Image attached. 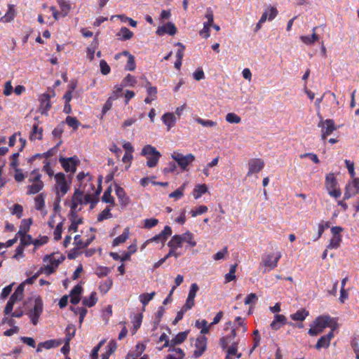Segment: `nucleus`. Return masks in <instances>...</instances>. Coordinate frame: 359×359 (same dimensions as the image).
I'll return each instance as SVG.
<instances>
[{
  "mask_svg": "<svg viewBox=\"0 0 359 359\" xmlns=\"http://www.w3.org/2000/svg\"><path fill=\"white\" fill-rule=\"evenodd\" d=\"M32 224L31 219H24L21 222L20 228L18 233H26L29 230L30 225Z\"/></svg>",
  "mask_w": 359,
  "mask_h": 359,
  "instance_id": "nucleus-52",
  "label": "nucleus"
},
{
  "mask_svg": "<svg viewBox=\"0 0 359 359\" xmlns=\"http://www.w3.org/2000/svg\"><path fill=\"white\" fill-rule=\"evenodd\" d=\"M208 187L205 184H199L195 186L193 190V196L195 199H198L202 196L203 194L208 192Z\"/></svg>",
  "mask_w": 359,
  "mask_h": 359,
  "instance_id": "nucleus-23",
  "label": "nucleus"
},
{
  "mask_svg": "<svg viewBox=\"0 0 359 359\" xmlns=\"http://www.w3.org/2000/svg\"><path fill=\"white\" fill-rule=\"evenodd\" d=\"M66 123L69 126L72 127L74 130H77L80 124L79 121L76 117H72L69 116H68L66 118Z\"/></svg>",
  "mask_w": 359,
  "mask_h": 359,
  "instance_id": "nucleus-55",
  "label": "nucleus"
},
{
  "mask_svg": "<svg viewBox=\"0 0 359 359\" xmlns=\"http://www.w3.org/2000/svg\"><path fill=\"white\" fill-rule=\"evenodd\" d=\"M321 128V138L325 140L327 137L337 129L334 121L332 119L320 120L318 124Z\"/></svg>",
  "mask_w": 359,
  "mask_h": 359,
  "instance_id": "nucleus-5",
  "label": "nucleus"
},
{
  "mask_svg": "<svg viewBox=\"0 0 359 359\" xmlns=\"http://www.w3.org/2000/svg\"><path fill=\"white\" fill-rule=\"evenodd\" d=\"M177 32V28L174 23L167 22L162 27H159L156 31L158 35L161 36L164 34H168L170 36H173Z\"/></svg>",
  "mask_w": 359,
  "mask_h": 359,
  "instance_id": "nucleus-15",
  "label": "nucleus"
},
{
  "mask_svg": "<svg viewBox=\"0 0 359 359\" xmlns=\"http://www.w3.org/2000/svg\"><path fill=\"white\" fill-rule=\"evenodd\" d=\"M309 311L306 309L298 310L294 313L290 315L292 320L294 321H303L308 316Z\"/></svg>",
  "mask_w": 359,
  "mask_h": 359,
  "instance_id": "nucleus-31",
  "label": "nucleus"
},
{
  "mask_svg": "<svg viewBox=\"0 0 359 359\" xmlns=\"http://www.w3.org/2000/svg\"><path fill=\"white\" fill-rule=\"evenodd\" d=\"M72 219H71L72 220V222H71V224L70 226H69V231H77L78 230V225L80 224H82L83 222V219L81 218H79V219H76V217H77L76 215V212H74L73 213H72Z\"/></svg>",
  "mask_w": 359,
  "mask_h": 359,
  "instance_id": "nucleus-36",
  "label": "nucleus"
},
{
  "mask_svg": "<svg viewBox=\"0 0 359 359\" xmlns=\"http://www.w3.org/2000/svg\"><path fill=\"white\" fill-rule=\"evenodd\" d=\"M41 178V175L39 172L38 170L35 169L31 172L30 177L29 178V182L31 183L42 182Z\"/></svg>",
  "mask_w": 359,
  "mask_h": 359,
  "instance_id": "nucleus-57",
  "label": "nucleus"
},
{
  "mask_svg": "<svg viewBox=\"0 0 359 359\" xmlns=\"http://www.w3.org/2000/svg\"><path fill=\"white\" fill-rule=\"evenodd\" d=\"M226 121L230 123H239L241 121V118L236 114L231 112L226 115Z\"/></svg>",
  "mask_w": 359,
  "mask_h": 359,
  "instance_id": "nucleus-54",
  "label": "nucleus"
},
{
  "mask_svg": "<svg viewBox=\"0 0 359 359\" xmlns=\"http://www.w3.org/2000/svg\"><path fill=\"white\" fill-rule=\"evenodd\" d=\"M147 91L149 95L152 96V100H155L156 98L157 94V88L155 86H151V83L149 81H147Z\"/></svg>",
  "mask_w": 359,
  "mask_h": 359,
  "instance_id": "nucleus-60",
  "label": "nucleus"
},
{
  "mask_svg": "<svg viewBox=\"0 0 359 359\" xmlns=\"http://www.w3.org/2000/svg\"><path fill=\"white\" fill-rule=\"evenodd\" d=\"M287 318L284 315L276 314L274 319L270 324V327L273 330H279L282 326L287 324Z\"/></svg>",
  "mask_w": 359,
  "mask_h": 359,
  "instance_id": "nucleus-17",
  "label": "nucleus"
},
{
  "mask_svg": "<svg viewBox=\"0 0 359 359\" xmlns=\"http://www.w3.org/2000/svg\"><path fill=\"white\" fill-rule=\"evenodd\" d=\"M208 208L206 205H202L196 207L195 209L190 211V214L192 217H196L198 215H203L208 211Z\"/></svg>",
  "mask_w": 359,
  "mask_h": 359,
  "instance_id": "nucleus-50",
  "label": "nucleus"
},
{
  "mask_svg": "<svg viewBox=\"0 0 359 359\" xmlns=\"http://www.w3.org/2000/svg\"><path fill=\"white\" fill-rule=\"evenodd\" d=\"M60 345V342L57 340H55V339L47 340L44 342H41V343L39 344L37 351H40V350H41L40 348L41 347L45 348L46 349H50L51 348L57 347Z\"/></svg>",
  "mask_w": 359,
  "mask_h": 359,
  "instance_id": "nucleus-30",
  "label": "nucleus"
},
{
  "mask_svg": "<svg viewBox=\"0 0 359 359\" xmlns=\"http://www.w3.org/2000/svg\"><path fill=\"white\" fill-rule=\"evenodd\" d=\"M116 99H117V96L116 95H111L107 99V100L106 101V102L103 105V107H102V116L106 114V113L111 109L112 105H113V102L114 100H116Z\"/></svg>",
  "mask_w": 359,
  "mask_h": 359,
  "instance_id": "nucleus-43",
  "label": "nucleus"
},
{
  "mask_svg": "<svg viewBox=\"0 0 359 359\" xmlns=\"http://www.w3.org/2000/svg\"><path fill=\"white\" fill-rule=\"evenodd\" d=\"M44 184L43 182H32V184L27 187V194L32 195L38 194L43 189Z\"/></svg>",
  "mask_w": 359,
  "mask_h": 359,
  "instance_id": "nucleus-22",
  "label": "nucleus"
},
{
  "mask_svg": "<svg viewBox=\"0 0 359 359\" xmlns=\"http://www.w3.org/2000/svg\"><path fill=\"white\" fill-rule=\"evenodd\" d=\"M144 227L145 229H151L158 224V220L156 218H149L144 219Z\"/></svg>",
  "mask_w": 359,
  "mask_h": 359,
  "instance_id": "nucleus-62",
  "label": "nucleus"
},
{
  "mask_svg": "<svg viewBox=\"0 0 359 359\" xmlns=\"http://www.w3.org/2000/svg\"><path fill=\"white\" fill-rule=\"evenodd\" d=\"M334 337L333 330H332L328 334L326 335L320 337V338L318 340L316 344L315 345V348L316 349H320L322 348H328L331 340Z\"/></svg>",
  "mask_w": 359,
  "mask_h": 359,
  "instance_id": "nucleus-14",
  "label": "nucleus"
},
{
  "mask_svg": "<svg viewBox=\"0 0 359 359\" xmlns=\"http://www.w3.org/2000/svg\"><path fill=\"white\" fill-rule=\"evenodd\" d=\"M112 286V280L108 278L107 280L102 282L99 286V290L101 293L106 294Z\"/></svg>",
  "mask_w": 359,
  "mask_h": 359,
  "instance_id": "nucleus-47",
  "label": "nucleus"
},
{
  "mask_svg": "<svg viewBox=\"0 0 359 359\" xmlns=\"http://www.w3.org/2000/svg\"><path fill=\"white\" fill-rule=\"evenodd\" d=\"M65 338L64 341L70 342L76 334V327L73 324H69L65 329Z\"/></svg>",
  "mask_w": 359,
  "mask_h": 359,
  "instance_id": "nucleus-35",
  "label": "nucleus"
},
{
  "mask_svg": "<svg viewBox=\"0 0 359 359\" xmlns=\"http://www.w3.org/2000/svg\"><path fill=\"white\" fill-rule=\"evenodd\" d=\"M195 121L205 128H213L217 126V123L216 121L209 119H203L198 116L195 118Z\"/></svg>",
  "mask_w": 359,
  "mask_h": 359,
  "instance_id": "nucleus-38",
  "label": "nucleus"
},
{
  "mask_svg": "<svg viewBox=\"0 0 359 359\" xmlns=\"http://www.w3.org/2000/svg\"><path fill=\"white\" fill-rule=\"evenodd\" d=\"M43 136V129L42 128H39L38 124H34L32 127V130L30 133L29 139L32 141L36 140H41Z\"/></svg>",
  "mask_w": 359,
  "mask_h": 359,
  "instance_id": "nucleus-25",
  "label": "nucleus"
},
{
  "mask_svg": "<svg viewBox=\"0 0 359 359\" xmlns=\"http://www.w3.org/2000/svg\"><path fill=\"white\" fill-rule=\"evenodd\" d=\"M356 194H359V178L354 177L352 183L346 187L344 200H348Z\"/></svg>",
  "mask_w": 359,
  "mask_h": 359,
  "instance_id": "nucleus-9",
  "label": "nucleus"
},
{
  "mask_svg": "<svg viewBox=\"0 0 359 359\" xmlns=\"http://www.w3.org/2000/svg\"><path fill=\"white\" fill-rule=\"evenodd\" d=\"M98 202V199L96 197L90 194H86L83 196V204L86 205L90 203V208L93 209L95 205Z\"/></svg>",
  "mask_w": 359,
  "mask_h": 359,
  "instance_id": "nucleus-49",
  "label": "nucleus"
},
{
  "mask_svg": "<svg viewBox=\"0 0 359 359\" xmlns=\"http://www.w3.org/2000/svg\"><path fill=\"white\" fill-rule=\"evenodd\" d=\"M156 293L155 292H152L151 293H144L140 295V301L142 304L144 306L147 305L149 302L154 298Z\"/></svg>",
  "mask_w": 359,
  "mask_h": 359,
  "instance_id": "nucleus-46",
  "label": "nucleus"
},
{
  "mask_svg": "<svg viewBox=\"0 0 359 359\" xmlns=\"http://www.w3.org/2000/svg\"><path fill=\"white\" fill-rule=\"evenodd\" d=\"M187 335H188V332H187V331L181 332L180 333H178L174 337L175 343H177L178 344L183 343L186 340Z\"/></svg>",
  "mask_w": 359,
  "mask_h": 359,
  "instance_id": "nucleus-63",
  "label": "nucleus"
},
{
  "mask_svg": "<svg viewBox=\"0 0 359 359\" xmlns=\"http://www.w3.org/2000/svg\"><path fill=\"white\" fill-rule=\"evenodd\" d=\"M141 155L147 157V165L149 168L156 167L161 156V153L150 144H147L142 148Z\"/></svg>",
  "mask_w": 359,
  "mask_h": 359,
  "instance_id": "nucleus-1",
  "label": "nucleus"
},
{
  "mask_svg": "<svg viewBox=\"0 0 359 359\" xmlns=\"http://www.w3.org/2000/svg\"><path fill=\"white\" fill-rule=\"evenodd\" d=\"M43 312V302L41 298L38 297L34 301V306L28 313L29 316H40Z\"/></svg>",
  "mask_w": 359,
  "mask_h": 359,
  "instance_id": "nucleus-20",
  "label": "nucleus"
},
{
  "mask_svg": "<svg viewBox=\"0 0 359 359\" xmlns=\"http://www.w3.org/2000/svg\"><path fill=\"white\" fill-rule=\"evenodd\" d=\"M99 45L98 39L95 38L90 45L87 48V57L90 61L93 60L94 55Z\"/></svg>",
  "mask_w": 359,
  "mask_h": 359,
  "instance_id": "nucleus-29",
  "label": "nucleus"
},
{
  "mask_svg": "<svg viewBox=\"0 0 359 359\" xmlns=\"http://www.w3.org/2000/svg\"><path fill=\"white\" fill-rule=\"evenodd\" d=\"M208 339L205 336L198 337L195 343L196 350L194 351V356L196 358L201 357L207 348Z\"/></svg>",
  "mask_w": 359,
  "mask_h": 359,
  "instance_id": "nucleus-10",
  "label": "nucleus"
},
{
  "mask_svg": "<svg viewBox=\"0 0 359 359\" xmlns=\"http://www.w3.org/2000/svg\"><path fill=\"white\" fill-rule=\"evenodd\" d=\"M330 223L329 222H325L320 223L318 224V236L314 239V241H316L318 238H320L321 237V236L323 235V232L325 231V230L328 229L330 227Z\"/></svg>",
  "mask_w": 359,
  "mask_h": 359,
  "instance_id": "nucleus-56",
  "label": "nucleus"
},
{
  "mask_svg": "<svg viewBox=\"0 0 359 359\" xmlns=\"http://www.w3.org/2000/svg\"><path fill=\"white\" fill-rule=\"evenodd\" d=\"M111 271L110 269L107 266H100L96 269V275L100 277H104Z\"/></svg>",
  "mask_w": 359,
  "mask_h": 359,
  "instance_id": "nucleus-61",
  "label": "nucleus"
},
{
  "mask_svg": "<svg viewBox=\"0 0 359 359\" xmlns=\"http://www.w3.org/2000/svg\"><path fill=\"white\" fill-rule=\"evenodd\" d=\"M236 336V328H232L230 332L226 335L220 338L219 339V345L222 349H226L229 346V344H232V342L234 341V339Z\"/></svg>",
  "mask_w": 359,
  "mask_h": 359,
  "instance_id": "nucleus-13",
  "label": "nucleus"
},
{
  "mask_svg": "<svg viewBox=\"0 0 359 359\" xmlns=\"http://www.w3.org/2000/svg\"><path fill=\"white\" fill-rule=\"evenodd\" d=\"M56 198L58 203L69 189V184L66 180L65 175L63 172H58L55 175Z\"/></svg>",
  "mask_w": 359,
  "mask_h": 359,
  "instance_id": "nucleus-3",
  "label": "nucleus"
},
{
  "mask_svg": "<svg viewBox=\"0 0 359 359\" xmlns=\"http://www.w3.org/2000/svg\"><path fill=\"white\" fill-rule=\"evenodd\" d=\"M111 188L109 187V188L107 189L104 191V192L102 196V201L104 203H109L112 206H114L115 205L114 198L111 196Z\"/></svg>",
  "mask_w": 359,
  "mask_h": 359,
  "instance_id": "nucleus-41",
  "label": "nucleus"
},
{
  "mask_svg": "<svg viewBox=\"0 0 359 359\" xmlns=\"http://www.w3.org/2000/svg\"><path fill=\"white\" fill-rule=\"evenodd\" d=\"M181 236L183 242L187 243L191 247H195L196 245V242L194 240V234L190 231H188Z\"/></svg>",
  "mask_w": 359,
  "mask_h": 359,
  "instance_id": "nucleus-42",
  "label": "nucleus"
},
{
  "mask_svg": "<svg viewBox=\"0 0 359 359\" xmlns=\"http://www.w3.org/2000/svg\"><path fill=\"white\" fill-rule=\"evenodd\" d=\"M129 233H130L129 228L127 227V228L124 229L123 233L120 236H117L116 238H115L114 239L113 246H117L121 243H125L129 237Z\"/></svg>",
  "mask_w": 359,
  "mask_h": 359,
  "instance_id": "nucleus-27",
  "label": "nucleus"
},
{
  "mask_svg": "<svg viewBox=\"0 0 359 359\" xmlns=\"http://www.w3.org/2000/svg\"><path fill=\"white\" fill-rule=\"evenodd\" d=\"M57 4L61 9L62 17L67 15L71 10V5L68 0H57Z\"/></svg>",
  "mask_w": 359,
  "mask_h": 359,
  "instance_id": "nucleus-33",
  "label": "nucleus"
},
{
  "mask_svg": "<svg viewBox=\"0 0 359 359\" xmlns=\"http://www.w3.org/2000/svg\"><path fill=\"white\" fill-rule=\"evenodd\" d=\"M60 163L61 165L64 168L66 172H70L72 173H74L76 170V165L79 162L77 157H69V158H60Z\"/></svg>",
  "mask_w": 359,
  "mask_h": 359,
  "instance_id": "nucleus-7",
  "label": "nucleus"
},
{
  "mask_svg": "<svg viewBox=\"0 0 359 359\" xmlns=\"http://www.w3.org/2000/svg\"><path fill=\"white\" fill-rule=\"evenodd\" d=\"M17 235L20 236V244L22 246L25 247L30 244L34 245V240H33L32 237L30 235L26 234V233H17Z\"/></svg>",
  "mask_w": 359,
  "mask_h": 359,
  "instance_id": "nucleus-44",
  "label": "nucleus"
},
{
  "mask_svg": "<svg viewBox=\"0 0 359 359\" xmlns=\"http://www.w3.org/2000/svg\"><path fill=\"white\" fill-rule=\"evenodd\" d=\"M24 285L20 284L15 289V292L11 294L10 299L14 300L15 302L20 301L23 297Z\"/></svg>",
  "mask_w": 359,
  "mask_h": 359,
  "instance_id": "nucleus-37",
  "label": "nucleus"
},
{
  "mask_svg": "<svg viewBox=\"0 0 359 359\" xmlns=\"http://www.w3.org/2000/svg\"><path fill=\"white\" fill-rule=\"evenodd\" d=\"M237 265L233 264L230 267L229 272L225 275V282L229 283L233 280L236 279V270Z\"/></svg>",
  "mask_w": 359,
  "mask_h": 359,
  "instance_id": "nucleus-53",
  "label": "nucleus"
},
{
  "mask_svg": "<svg viewBox=\"0 0 359 359\" xmlns=\"http://www.w3.org/2000/svg\"><path fill=\"white\" fill-rule=\"evenodd\" d=\"M35 208L38 210H41L45 206L44 196L41 194L34 198Z\"/></svg>",
  "mask_w": 359,
  "mask_h": 359,
  "instance_id": "nucleus-51",
  "label": "nucleus"
},
{
  "mask_svg": "<svg viewBox=\"0 0 359 359\" xmlns=\"http://www.w3.org/2000/svg\"><path fill=\"white\" fill-rule=\"evenodd\" d=\"M100 72L103 75H107L110 73L111 68L104 60L100 62Z\"/></svg>",
  "mask_w": 359,
  "mask_h": 359,
  "instance_id": "nucleus-58",
  "label": "nucleus"
},
{
  "mask_svg": "<svg viewBox=\"0 0 359 359\" xmlns=\"http://www.w3.org/2000/svg\"><path fill=\"white\" fill-rule=\"evenodd\" d=\"M172 158L177 163V165L183 170H187L188 166L195 161V156L192 154L183 155L178 152L172 154Z\"/></svg>",
  "mask_w": 359,
  "mask_h": 359,
  "instance_id": "nucleus-4",
  "label": "nucleus"
},
{
  "mask_svg": "<svg viewBox=\"0 0 359 359\" xmlns=\"http://www.w3.org/2000/svg\"><path fill=\"white\" fill-rule=\"evenodd\" d=\"M40 105L39 111L42 114H46L47 111L51 108L50 96L49 94L43 93L39 98Z\"/></svg>",
  "mask_w": 359,
  "mask_h": 359,
  "instance_id": "nucleus-12",
  "label": "nucleus"
},
{
  "mask_svg": "<svg viewBox=\"0 0 359 359\" xmlns=\"http://www.w3.org/2000/svg\"><path fill=\"white\" fill-rule=\"evenodd\" d=\"M186 183H184L178 189L169 194V198H175L176 200L181 198L184 196L186 188Z\"/></svg>",
  "mask_w": 359,
  "mask_h": 359,
  "instance_id": "nucleus-40",
  "label": "nucleus"
},
{
  "mask_svg": "<svg viewBox=\"0 0 359 359\" xmlns=\"http://www.w3.org/2000/svg\"><path fill=\"white\" fill-rule=\"evenodd\" d=\"M96 295L97 294L95 292H91L88 297L83 298L82 304L88 307L93 306L97 302V298Z\"/></svg>",
  "mask_w": 359,
  "mask_h": 359,
  "instance_id": "nucleus-34",
  "label": "nucleus"
},
{
  "mask_svg": "<svg viewBox=\"0 0 359 359\" xmlns=\"http://www.w3.org/2000/svg\"><path fill=\"white\" fill-rule=\"evenodd\" d=\"M280 257L281 253L280 252L276 253V255L269 254L266 255L262 259V262L266 267L264 273L269 272V271L275 269L277 266Z\"/></svg>",
  "mask_w": 359,
  "mask_h": 359,
  "instance_id": "nucleus-6",
  "label": "nucleus"
},
{
  "mask_svg": "<svg viewBox=\"0 0 359 359\" xmlns=\"http://www.w3.org/2000/svg\"><path fill=\"white\" fill-rule=\"evenodd\" d=\"M325 187L327 190L337 187V182L333 173H329L326 175Z\"/></svg>",
  "mask_w": 359,
  "mask_h": 359,
  "instance_id": "nucleus-32",
  "label": "nucleus"
},
{
  "mask_svg": "<svg viewBox=\"0 0 359 359\" xmlns=\"http://www.w3.org/2000/svg\"><path fill=\"white\" fill-rule=\"evenodd\" d=\"M121 55H125L128 57V61L125 66V70H135L136 67L135 57L133 55H131L128 51L124 50L121 53L116 54L114 58L116 60H118Z\"/></svg>",
  "mask_w": 359,
  "mask_h": 359,
  "instance_id": "nucleus-11",
  "label": "nucleus"
},
{
  "mask_svg": "<svg viewBox=\"0 0 359 359\" xmlns=\"http://www.w3.org/2000/svg\"><path fill=\"white\" fill-rule=\"evenodd\" d=\"M317 29L316 27L313 28V34L311 36H301V41L306 45H312L314 42L319 39L318 34H316L315 31Z\"/></svg>",
  "mask_w": 359,
  "mask_h": 359,
  "instance_id": "nucleus-26",
  "label": "nucleus"
},
{
  "mask_svg": "<svg viewBox=\"0 0 359 359\" xmlns=\"http://www.w3.org/2000/svg\"><path fill=\"white\" fill-rule=\"evenodd\" d=\"M342 241V236H332L330 240L328 245L327 248L328 249H337L338 248L341 243Z\"/></svg>",
  "mask_w": 359,
  "mask_h": 359,
  "instance_id": "nucleus-39",
  "label": "nucleus"
},
{
  "mask_svg": "<svg viewBox=\"0 0 359 359\" xmlns=\"http://www.w3.org/2000/svg\"><path fill=\"white\" fill-rule=\"evenodd\" d=\"M211 26L209 22H204L203 28L199 32L200 36L205 39L208 38L210 36V27Z\"/></svg>",
  "mask_w": 359,
  "mask_h": 359,
  "instance_id": "nucleus-59",
  "label": "nucleus"
},
{
  "mask_svg": "<svg viewBox=\"0 0 359 359\" xmlns=\"http://www.w3.org/2000/svg\"><path fill=\"white\" fill-rule=\"evenodd\" d=\"M16 15V11L14 6L12 4L8 5V8L6 13L0 18V22L7 23L13 21Z\"/></svg>",
  "mask_w": 359,
  "mask_h": 359,
  "instance_id": "nucleus-19",
  "label": "nucleus"
},
{
  "mask_svg": "<svg viewBox=\"0 0 359 359\" xmlns=\"http://www.w3.org/2000/svg\"><path fill=\"white\" fill-rule=\"evenodd\" d=\"M161 119L165 125L167 126L168 130H170L171 128H172L176 123V118L173 113L168 112L164 114Z\"/></svg>",
  "mask_w": 359,
  "mask_h": 359,
  "instance_id": "nucleus-21",
  "label": "nucleus"
},
{
  "mask_svg": "<svg viewBox=\"0 0 359 359\" xmlns=\"http://www.w3.org/2000/svg\"><path fill=\"white\" fill-rule=\"evenodd\" d=\"M264 166V161L261 158H252L248 161V171L247 176L259 172Z\"/></svg>",
  "mask_w": 359,
  "mask_h": 359,
  "instance_id": "nucleus-8",
  "label": "nucleus"
},
{
  "mask_svg": "<svg viewBox=\"0 0 359 359\" xmlns=\"http://www.w3.org/2000/svg\"><path fill=\"white\" fill-rule=\"evenodd\" d=\"M331 318L329 316H320L317 317L313 321V325L309 330V334L314 337L323 332L324 329L330 326Z\"/></svg>",
  "mask_w": 359,
  "mask_h": 359,
  "instance_id": "nucleus-2",
  "label": "nucleus"
},
{
  "mask_svg": "<svg viewBox=\"0 0 359 359\" xmlns=\"http://www.w3.org/2000/svg\"><path fill=\"white\" fill-rule=\"evenodd\" d=\"M133 32L126 27H121L116 34L122 41L129 40L133 38Z\"/></svg>",
  "mask_w": 359,
  "mask_h": 359,
  "instance_id": "nucleus-28",
  "label": "nucleus"
},
{
  "mask_svg": "<svg viewBox=\"0 0 359 359\" xmlns=\"http://www.w3.org/2000/svg\"><path fill=\"white\" fill-rule=\"evenodd\" d=\"M116 195L121 207L124 208L129 204L130 198L126 195V192L122 187L119 186L116 187Z\"/></svg>",
  "mask_w": 359,
  "mask_h": 359,
  "instance_id": "nucleus-18",
  "label": "nucleus"
},
{
  "mask_svg": "<svg viewBox=\"0 0 359 359\" xmlns=\"http://www.w3.org/2000/svg\"><path fill=\"white\" fill-rule=\"evenodd\" d=\"M111 217V208L110 206H107L98 215L97 220V222H102L104 219H110Z\"/></svg>",
  "mask_w": 359,
  "mask_h": 359,
  "instance_id": "nucleus-45",
  "label": "nucleus"
},
{
  "mask_svg": "<svg viewBox=\"0 0 359 359\" xmlns=\"http://www.w3.org/2000/svg\"><path fill=\"white\" fill-rule=\"evenodd\" d=\"M182 238L181 235H174L168 243V246L170 248H180L182 247Z\"/></svg>",
  "mask_w": 359,
  "mask_h": 359,
  "instance_id": "nucleus-24",
  "label": "nucleus"
},
{
  "mask_svg": "<svg viewBox=\"0 0 359 359\" xmlns=\"http://www.w3.org/2000/svg\"><path fill=\"white\" fill-rule=\"evenodd\" d=\"M104 342H105L104 340H102L101 341L99 342V344L97 346H95L93 348L92 353L90 355V359H97L98 352H99L100 348L102 347V346L104 344Z\"/></svg>",
  "mask_w": 359,
  "mask_h": 359,
  "instance_id": "nucleus-64",
  "label": "nucleus"
},
{
  "mask_svg": "<svg viewBox=\"0 0 359 359\" xmlns=\"http://www.w3.org/2000/svg\"><path fill=\"white\" fill-rule=\"evenodd\" d=\"M83 193L79 189H76L72 198L71 213L76 212L79 204H83Z\"/></svg>",
  "mask_w": 359,
  "mask_h": 359,
  "instance_id": "nucleus-16",
  "label": "nucleus"
},
{
  "mask_svg": "<svg viewBox=\"0 0 359 359\" xmlns=\"http://www.w3.org/2000/svg\"><path fill=\"white\" fill-rule=\"evenodd\" d=\"M238 342H232V344L227 348V354L229 357L231 355H236L238 358L241 357V353H237L238 352Z\"/></svg>",
  "mask_w": 359,
  "mask_h": 359,
  "instance_id": "nucleus-48",
  "label": "nucleus"
}]
</instances>
